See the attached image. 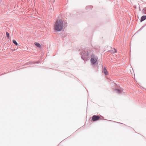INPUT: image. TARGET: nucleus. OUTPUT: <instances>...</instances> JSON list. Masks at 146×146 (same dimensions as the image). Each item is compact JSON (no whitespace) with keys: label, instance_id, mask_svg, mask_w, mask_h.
<instances>
[{"label":"nucleus","instance_id":"nucleus-2","mask_svg":"<svg viewBox=\"0 0 146 146\" xmlns=\"http://www.w3.org/2000/svg\"><path fill=\"white\" fill-rule=\"evenodd\" d=\"M93 51L89 50L87 51L84 50L82 54V58L84 60H87L88 59V56Z\"/></svg>","mask_w":146,"mask_h":146},{"label":"nucleus","instance_id":"nucleus-11","mask_svg":"<svg viewBox=\"0 0 146 146\" xmlns=\"http://www.w3.org/2000/svg\"><path fill=\"white\" fill-rule=\"evenodd\" d=\"M55 0H52V1L54 3L55 2Z\"/></svg>","mask_w":146,"mask_h":146},{"label":"nucleus","instance_id":"nucleus-9","mask_svg":"<svg viewBox=\"0 0 146 146\" xmlns=\"http://www.w3.org/2000/svg\"><path fill=\"white\" fill-rule=\"evenodd\" d=\"M13 42L14 44H15L17 46L18 45V44L15 40H13Z\"/></svg>","mask_w":146,"mask_h":146},{"label":"nucleus","instance_id":"nucleus-5","mask_svg":"<svg viewBox=\"0 0 146 146\" xmlns=\"http://www.w3.org/2000/svg\"><path fill=\"white\" fill-rule=\"evenodd\" d=\"M115 91L116 93L118 94H119L122 92V90L121 89H115Z\"/></svg>","mask_w":146,"mask_h":146},{"label":"nucleus","instance_id":"nucleus-6","mask_svg":"<svg viewBox=\"0 0 146 146\" xmlns=\"http://www.w3.org/2000/svg\"><path fill=\"white\" fill-rule=\"evenodd\" d=\"M102 72H104L106 75H107L108 74V72L105 67H104V68Z\"/></svg>","mask_w":146,"mask_h":146},{"label":"nucleus","instance_id":"nucleus-4","mask_svg":"<svg viewBox=\"0 0 146 146\" xmlns=\"http://www.w3.org/2000/svg\"><path fill=\"white\" fill-rule=\"evenodd\" d=\"M100 117L98 116L94 115L92 117V120L93 121H96L100 119Z\"/></svg>","mask_w":146,"mask_h":146},{"label":"nucleus","instance_id":"nucleus-1","mask_svg":"<svg viewBox=\"0 0 146 146\" xmlns=\"http://www.w3.org/2000/svg\"><path fill=\"white\" fill-rule=\"evenodd\" d=\"M63 26V22L62 20H57L54 24V29L57 31H60L62 30Z\"/></svg>","mask_w":146,"mask_h":146},{"label":"nucleus","instance_id":"nucleus-12","mask_svg":"<svg viewBox=\"0 0 146 146\" xmlns=\"http://www.w3.org/2000/svg\"><path fill=\"white\" fill-rule=\"evenodd\" d=\"M115 52L116 53L117 52V51H115Z\"/></svg>","mask_w":146,"mask_h":146},{"label":"nucleus","instance_id":"nucleus-3","mask_svg":"<svg viewBox=\"0 0 146 146\" xmlns=\"http://www.w3.org/2000/svg\"><path fill=\"white\" fill-rule=\"evenodd\" d=\"M91 58L90 61L91 63L93 64H95L98 60V58L97 56L94 54H92L91 56Z\"/></svg>","mask_w":146,"mask_h":146},{"label":"nucleus","instance_id":"nucleus-10","mask_svg":"<svg viewBox=\"0 0 146 146\" xmlns=\"http://www.w3.org/2000/svg\"><path fill=\"white\" fill-rule=\"evenodd\" d=\"M6 35L7 36L8 38H9L10 37L9 33L7 32H6Z\"/></svg>","mask_w":146,"mask_h":146},{"label":"nucleus","instance_id":"nucleus-8","mask_svg":"<svg viewBox=\"0 0 146 146\" xmlns=\"http://www.w3.org/2000/svg\"><path fill=\"white\" fill-rule=\"evenodd\" d=\"M34 44L38 47V48L41 47V46L39 43H38V42H36Z\"/></svg>","mask_w":146,"mask_h":146},{"label":"nucleus","instance_id":"nucleus-7","mask_svg":"<svg viewBox=\"0 0 146 146\" xmlns=\"http://www.w3.org/2000/svg\"><path fill=\"white\" fill-rule=\"evenodd\" d=\"M146 19V16H142L141 19V21L142 22Z\"/></svg>","mask_w":146,"mask_h":146}]
</instances>
